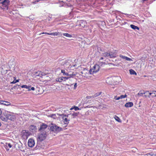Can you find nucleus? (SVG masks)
I'll return each mask as SVG.
<instances>
[{
  "label": "nucleus",
  "mask_w": 156,
  "mask_h": 156,
  "mask_svg": "<svg viewBox=\"0 0 156 156\" xmlns=\"http://www.w3.org/2000/svg\"><path fill=\"white\" fill-rule=\"evenodd\" d=\"M7 145H6L5 146V148L7 151H8L9 150V149H8L7 147H8L9 148H11L12 147V145L10 143H8V144H7Z\"/></svg>",
  "instance_id": "31"
},
{
  "label": "nucleus",
  "mask_w": 156,
  "mask_h": 156,
  "mask_svg": "<svg viewBox=\"0 0 156 156\" xmlns=\"http://www.w3.org/2000/svg\"><path fill=\"white\" fill-rule=\"evenodd\" d=\"M129 73L131 75H136L137 74L135 71L132 69H130L129 70Z\"/></svg>",
  "instance_id": "26"
},
{
  "label": "nucleus",
  "mask_w": 156,
  "mask_h": 156,
  "mask_svg": "<svg viewBox=\"0 0 156 156\" xmlns=\"http://www.w3.org/2000/svg\"><path fill=\"white\" fill-rule=\"evenodd\" d=\"M63 35L65 36L68 37H72V35L68 33H63Z\"/></svg>",
  "instance_id": "28"
},
{
  "label": "nucleus",
  "mask_w": 156,
  "mask_h": 156,
  "mask_svg": "<svg viewBox=\"0 0 156 156\" xmlns=\"http://www.w3.org/2000/svg\"><path fill=\"white\" fill-rule=\"evenodd\" d=\"M78 114V113L76 112H74L73 113H71L69 114V115H71L73 117V118H74L76 117L77 116Z\"/></svg>",
  "instance_id": "23"
},
{
  "label": "nucleus",
  "mask_w": 156,
  "mask_h": 156,
  "mask_svg": "<svg viewBox=\"0 0 156 156\" xmlns=\"http://www.w3.org/2000/svg\"><path fill=\"white\" fill-rule=\"evenodd\" d=\"M154 94V95H152V96L153 97H155L154 96L155 95H156V94Z\"/></svg>",
  "instance_id": "52"
},
{
  "label": "nucleus",
  "mask_w": 156,
  "mask_h": 156,
  "mask_svg": "<svg viewBox=\"0 0 156 156\" xmlns=\"http://www.w3.org/2000/svg\"><path fill=\"white\" fill-rule=\"evenodd\" d=\"M114 118L115 119V120L118 122H121V121L119 118L116 115H115L114 117Z\"/></svg>",
  "instance_id": "33"
},
{
  "label": "nucleus",
  "mask_w": 156,
  "mask_h": 156,
  "mask_svg": "<svg viewBox=\"0 0 156 156\" xmlns=\"http://www.w3.org/2000/svg\"><path fill=\"white\" fill-rule=\"evenodd\" d=\"M83 76L88 78L89 77L90 74V70L89 71L87 69H85L81 72Z\"/></svg>",
  "instance_id": "6"
},
{
  "label": "nucleus",
  "mask_w": 156,
  "mask_h": 156,
  "mask_svg": "<svg viewBox=\"0 0 156 156\" xmlns=\"http://www.w3.org/2000/svg\"><path fill=\"white\" fill-rule=\"evenodd\" d=\"M61 73H63V75L64 76L68 75V73H66L64 70L62 69L61 70Z\"/></svg>",
  "instance_id": "36"
},
{
  "label": "nucleus",
  "mask_w": 156,
  "mask_h": 156,
  "mask_svg": "<svg viewBox=\"0 0 156 156\" xmlns=\"http://www.w3.org/2000/svg\"><path fill=\"white\" fill-rule=\"evenodd\" d=\"M2 110L0 108V115L2 114Z\"/></svg>",
  "instance_id": "49"
},
{
  "label": "nucleus",
  "mask_w": 156,
  "mask_h": 156,
  "mask_svg": "<svg viewBox=\"0 0 156 156\" xmlns=\"http://www.w3.org/2000/svg\"><path fill=\"white\" fill-rule=\"evenodd\" d=\"M67 76H68V77L69 79V78L73 77L74 76H75V74H69L68 73V75H67Z\"/></svg>",
  "instance_id": "39"
},
{
  "label": "nucleus",
  "mask_w": 156,
  "mask_h": 156,
  "mask_svg": "<svg viewBox=\"0 0 156 156\" xmlns=\"http://www.w3.org/2000/svg\"><path fill=\"white\" fill-rule=\"evenodd\" d=\"M60 115L63 119V122L65 125V126H67L70 121V120L68 119L69 115H66L64 114H61Z\"/></svg>",
  "instance_id": "3"
},
{
  "label": "nucleus",
  "mask_w": 156,
  "mask_h": 156,
  "mask_svg": "<svg viewBox=\"0 0 156 156\" xmlns=\"http://www.w3.org/2000/svg\"><path fill=\"white\" fill-rule=\"evenodd\" d=\"M42 72L41 71H37L35 72V75L36 76H39L41 77V75Z\"/></svg>",
  "instance_id": "25"
},
{
  "label": "nucleus",
  "mask_w": 156,
  "mask_h": 156,
  "mask_svg": "<svg viewBox=\"0 0 156 156\" xmlns=\"http://www.w3.org/2000/svg\"><path fill=\"white\" fill-rule=\"evenodd\" d=\"M14 80L11 83H16L19 82V80H16V78L15 77H14Z\"/></svg>",
  "instance_id": "37"
},
{
  "label": "nucleus",
  "mask_w": 156,
  "mask_h": 156,
  "mask_svg": "<svg viewBox=\"0 0 156 156\" xmlns=\"http://www.w3.org/2000/svg\"><path fill=\"white\" fill-rule=\"evenodd\" d=\"M21 87L22 88H25L26 89H28V90L29 88H30L31 87L30 86H27V85H23L21 86Z\"/></svg>",
  "instance_id": "29"
},
{
  "label": "nucleus",
  "mask_w": 156,
  "mask_h": 156,
  "mask_svg": "<svg viewBox=\"0 0 156 156\" xmlns=\"http://www.w3.org/2000/svg\"><path fill=\"white\" fill-rule=\"evenodd\" d=\"M119 97H120V99H122L126 98L127 97V95L125 94L124 95H121Z\"/></svg>",
  "instance_id": "40"
},
{
  "label": "nucleus",
  "mask_w": 156,
  "mask_h": 156,
  "mask_svg": "<svg viewBox=\"0 0 156 156\" xmlns=\"http://www.w3.org/2000/svg\"><path fill=\"white\" fill-rule=\"evenodd\" d=\"M1 126V122H0V126Z\"/></svg>",
  "instance_id": "54"
},
{
  "label": "nucleus",
  "mask_w": 156,
  "mask_h": 156,
  "mask_svg": "<svg viewBox=\"0 0 156 156\" xmlns=\"http://www.w3.org/2000/svg\"><path fill=\"white\" fill-rule=\"evenodd\" d=\"M130 26L132 29H133L134 30H136V29H137V30H139V28L138 27L134 25L131 24V25H130Z\"/></svg>",
  "instance_id": "24"
},
{
  "label": "nucleus",
  "mask_w": 156,
  "mask_h": 156,
  "mask_svg": "<svg viewBox=\"0 0 156 156\" xmlns=\"http://www.w3.org/2000/svg\"><path fill=\"white\" fill-rule=\"evenodd\" d=\"M92 97L93 98V96H88V97H87V98L88 99H90V98H91Z\"/></svg>",
  "instance_id": "48"
},
{
  "label": "nucleus",
  "mask_w": 156,
  "mask_h": 156,
  "mask_svg": "<svg viewBox=\"0 0 156 156\" xmlns=\"http://www.w3.org/2000/svg\"><path fill=\"white\" fill-rule=\"evenodd\" d=\"M114 99L116 100H119L120 99V97H117V96H115Z\"/></svg>",
  "instance_id": "41"
},
{
  "label": "nucleus",
  "mask_w": 156,
  "mask_h": 156,
  "mask_svg": "<svg viewBox=\"0 0 156 156\" xmlns=\"http://www.w3.org/2000/svg\"><path fill=\"white\" fill-rule=\"evenodd\" d=\"M39 2V1L37 0V1H35L34 2H32V3L34 4H35L36 3V2Z\"/></svg>",
  "instance_id": "47"
},
{
  "label": "nucleus",
  "mask_w": 156,
  "mask_h": 156,
  "mask_svg": "<svg viewBox=\"0 0 156 156\" xmlns=\"http://www.w3.org/2000/svg\"><path fill=\"white\" fill-rule=\"evenodd\" d=\"M5 116L7 118V120H9L11 121H14L15 119V116L13 114V113L10 112H6L4 113Z\"/></svg>",
  "instance_id": "1"
},
{
  "label": "nucleus",
  "mask_w": 156,
  "mask_h": 156,
  "mask_svg": "<svg viewBox=\"0 0 156 156\" xmlns=\"http://www.w3.org/2000/svg\"><path fill=\"white\" fill-rule=\"evenodd\" d=\"M73 109H74L76 111L79 110V108L78 107L74 106V107H72L70 108V110H72Z\"/></svg>",
  "instance_id": "38"
},
{
  "label": "nucleus",
  "mask_w": 156,
  "mask_h": 156,
  "mask_svg": "<svg viewBox=\"0 0 156 156\" xmlns=\"http://www.w3.org/2000/svg\"><path fill=\"white\" fill-rule=\"evenodd\" d=\"M35 90V88L34 87H31V88H29V89L28 90V91H30L31 90Z\"/></svg>",
  "instance_id": "43"
},
{
  "label": "nucleus",
  "mask_w": 156,
  "mask_h": 156,
  "mask_svg": "<svg viewBox=\"0 0 156 156\" xmlns=\"http://www.w3.org/2000/svg\"><path fill=\"white\" fill-rule=\"evenodd\" d=\"M99 69L100 67L98 65H95L93 68L90 70V74H92L94 73H96L99 70Z\"/></svg>",
  "instance_id": "4"
},
{
  "label": "nucleus",
  "mask_w": 156,
  "mask_h": 156,
  "mask_svg": "<svg viewBox=\"0 0 156 156\" xmlns=\"http://www.w3.org/2000/svg\"><path fill=\"white\" fill-rule=\"evenodd\" d=\"M47 34L48 35V34H49V33H46V32H43V33H41L40 34V35H41V34Z\"/></svg>",
  "instance_id": "44"
},
{
  "label": "nucleus",
  "mask_w": 156,
  "mask_h": 156,
  "mask_svg": "<svg viewBox=\"0 0 156 156\" xmlns=\"http://www.w3.org/2000/svg\"><path fill=\"white\" fill-rule=\"evenodd\" d=\"M41 74L42 75H41V77L42 76L45 75H46V74H45L44 73L42 72Z\"/></svg>",
  "instance_id": "46"
},
{
  "label": "nucleus",
  "mask_w": 156,
  "mask_h": 156,
  "mask_svg": "<svg viewBox=\"0 0 156 156\" xmlns=\"http://www.w3.org/2000/svg\"><path fill=\"white\" fill-rule=\"evenodd\" d=\"M1 119L2 120L4 121H7L6 117L4 115V116H2L1 117Z\"/></svg>",
  "instance_id": "32"
},
{
  "label": "nucleus",
  "mask_w": 156,
  "mask_h": 156,
  "mask_svg": "<svg viewBox=\"0 0 156 156\" xmlns=\"http://www.w3.org/2000/svg\"><path fill=\"white\" fill-rule=\"evenodd\" d=\"M41 141H40L39 140H37V147L40 148H42V144Z\"/></svg>",
  "instance_id": "20"
},
{
  "label": "nucleus",
  "mask_w": 156,
  "mask_h": 156,
  "mask_svg": "<svg viewBox=\"0 0 156 156\" xmlns=\"http://www.w3.org/2000/svg\"><path fill=\"white\" fill-rule=\"evenodd\" d=\"M102 93L101 92H98L93 96V98H95L99 96Z\"/></svg>",
  "instance_id": "34"
},
{
  "label": "nucleus",
  "mask_w": 156,
  "mask_h": 156,
  "mask_svg": "<svg viewBox=\"0 0 156 156\" xmlns=\"http://www.w3.org/2000/svg\"><path fill=\"white\" fill-rule=\"evenodd\" d=\"M0 104L7 106L11 105V103L10 102L5 101H0Z\"/></svg>",
  "instance_id": "10"
},
{
  "label": "nucleus",
  "mask_w": 156,
  "mask_h": 156,
  "mask_svg": "<svg viewBox=\"0 0 156 156\" xmlns=\"http://www.w3.org/2000/svg\"><path fill=\"white\" fill-rule=\"evenodd\" d=\"M86 21H81L80 22V25L84 27L86 25Z\"/></svg>",
  "instance_id": "17"
},
{
  "label": "nucleus",
  "mask_w": 156,
  "mask_h": 156,
  "mask_svg": "<svg viewBox=\"0 0 156 156\" xmlns=\"http://www.w3.org/2000/svg\"><path fill=\"white\" fill-rule=\"evenodd\" d=\"M47 135V133L46 131L40 132L38 136L37 140L42 141L44 140L46 138Z\"/></svg>",
  "instance_id": "2"
},
{
  "label": "nucleus",
  "mask_w": 156,
  "mask_h": 156,
  "mask_svg": "<svg viewBox=\"0 0 156 156\" xmlns=\"http://www.w3.org/2000/svg\"><path fill=\"white\" fill-rule=\"evenodd\" d=\"M74 89H75L77 87V83H75L74 85Z\"/></svg>",
  "instance_id": "45"
},
{
  "label": "nucleus",
  "mask_w": 156,
  "mask_h": 156,
  "mask_svg": "<svg viewBox=\"0 0 156 156\" xmlns=\"http://www.w3.org/2000/svg\"><path fill=\"white\" fill-rule=\"evenodd\" d=\"M0 3L4 5H7L9 2V0H0Z\"/></svg>",
  "instance_id": "11"
},
{
  "label": "nucleus",
  "mask_w": 156,
  "mask_h": 156,
  "mask_svg": "<svg viewBox=\"0 0 156 156\" xmlns=\"http://www.w3.org/2000/svg\"><path fill=\"white\" fill-rule=\"evenodd\" d=\"M155 92H156V91H152V92L151 93H149V92L148 93H147V94H146V95H144V96L146 97L147 96V94H149V95H148V97L150 98V96L151 95V94H155Z\"/></svg>",
  "instance_id": "27"
},
{
  "label": "nucleus",
  "mask_w": 156,
  "mask_h": 156,
  "mask_svg": "<svg viewBox=\"0 0 156 156\" xmlns=\"http://www.w3.org/2000/svg\"><path fill=\"white\" fill-rule=\"evenodd\" d=\"M35 144V142L34 140L30 138L28 142V145L29 147H32Z\"/></svg>",
  "instance_id": "8"
},
{
  "label": "nucleus",
  "mask_w": 156,
  "mask_h": 156,
  "mask_svg": "<svg viewBox=\"0 0 156 156\" xmlns=\"http://www.w3.org/2000/svg\"><path fill=\"white\" fill-rule=\"evenodd\" d=\"M50 129L52 131L58 132L61 131L62 129L61 127H59L55 125H52L50 127Z\"/></svg>",
  "instance_id": "5"
},
{
  "label": "nucleus",
  "mask_w": 156,
  "mask_h": 156,
  "mask_svg": "<svg viewBox=\"0 0 156 156\" xmlns=\"http://www.w3.org/2000/svg\"><path fill=\"white\" fill-rule=\"evenodd\" d=\"M103 59V57H101L100 59V60H102Z\"/></svg>",
  "instance_id": "50"
},
{
  "label": "nucleus",
  "mask_w": 156,
  "mask_h": 156,
  "mask_svg": "<svg viewBox=\"0 0 156 156\" xmlns=\"http://www.w3.org/2000/svg\"><path fill=\"white\" fill-rule=\"evenodd\" d=\"M109 52H106L102 53V56L105 57H109Z\"/></svg>",
  "instance_id": "18"
},
{
  "label": "nucleus",
  "mask_w": 156,
  "mask_h": 156,
  "mask_svg": "<svg viewBox=\"0 0 156 156\" xmlns=\"http://www.w3.org/2000/svg\"><path fill=\"white\" fill-rule=\"evenodd\" d=\"M23 136L24 139H27L28 136L30 135V133L28 131L26 130H23L22 132Z\"/></svg>",
  "instance_id": "7"
},
{
  "label": "nucleus",
  "mask_w": 156,
  "mask_h": 156,
  "mask_svg": "<svg viewBox=\"0 0 156 156\" xmlns=\"http://www.w3.org/2000/svg\"><path fill=\"white\" fill-rule=\"evenodd\" d=\"M61 64L64 66H67L69 65L68 61L67 60H62Z\"/></svg>",
  "instance_id": "14"
},
{
  "label": "nucleus",
  "mask_w": 156,
  "mask_h": 156,
  "mask_svg": "<svg viewBox=\"0 0 156 156\" xmlns=\"http://www.w3.org/2000/svg\"><path fill=\"white\" fill-rule=\"evenodd\" d=\"M144 156H156V154L152 152H151L144 155Z\"/></svg>",
  "instance_id": "22"
},
{
  "label": "nucleus",
  "mask_w": 156,
  "mask_h": 156,
  "mask_svg": "<svg viewBox=\"0 0 156 156\" xmlns=\"http://www.w3.org/2000/svg\"><path fill=\"white\" fill-rule=\"evenodd\" d=\"M56 81L57 82H61L62 81H63V79L62 77L57 78L56 79Z\"/></svg>",
  "instance_id": "30"
},
{
  "label": "nucleus",
  "mask_w": 156,
  "mask_h": 156,
  "mask_svg": "<svg viewBox=\"0 0 156 156\" xmlns=\"http://www.w3.org/2000/svg\"><path fill=\"white\" fill-rule=\"evenodd\" d=\"M149 92V91H140L137 94L138 95L140 96H142L143 94H147Z\"/></svg>",
  "instance_id": "15"
},
{
  "label": "nucleus",
  "mask_w": 156,
  "mask_h": 156,
  "mask_svg": "<svg viewBox=\"0 0 156 156\" xmlns=\"http://www.w3.org/2000/svg\"><path fill=\"white\" fill-rule=\"evenodd\" d=\"M154 96L156 97V95H155Z\"/></svg>",
  "instance_id": "55"
},
{
  "label": "nucleus",
  "mask_w": 156,
  "mask_h": 156,
  "mask_svg": "<svg viewBox=\"0 0 156 156\" xmlns=\"http://www.w3.org/2000/svg\"><path fill=\"white\" fill-rule=\"evenodd\" d=\"M133 105V103L132 102H129L126 103L125 105V106L126 108L131 107Z\"/></svg>",
  "instance_id": "16"
},
{
  "label": "nucleus",
  "mask_w": 156,
  "mask_h": 156,
  "mask_svg": "<svg viewBox=\"0 0 156 156\" xmlns=\"http://www.w3.org/2000/svg\"><path fill=\"white\" fill-rule=\"evenodd\" d=\"M110 55H109L110 58H113L116 57V54L115 52H109Z\"/></svg>",
  "instance_id": "19"
},
{
  "label": "nucleus",
  "mask_w": 156,
  "mask_h": 156,
  "mask_svg": "<svg viewBox=\"0 0 156 156\" xmlns=\"http://www.w3.org/2000/svg\"><path fill=\"white\" fill-rule=\"evenodd\" d=\"M63 79V81H66V80H67L69 79L68 77H62Z\"/></svg>",
  "instance_id": "42"
},
{
  "label": "nucleus",
  "mask_w": 156,
  "mask_h": 156,
  "mask_svg": "<svg viewBox=\"0 0 156 156\" xmlns=\"http://www.w3.org/2000/svg\"><path fill=\"white\" fill-rule=\"evenodd\" d=\"M48 35L53 36H59L60 35V33L59 32H55L52 33H49Z\"/></svg>",
  "instance_id": "21"
},
{
  "label": "nucleus",
  "mask_w": 156,
  "mask_h": 156,
  "mask_svg": "<svg viewBox=\"0 0 156 156\" xmlns=\"http://www.w3.org/2000/svg\"><path fill=\"white\" fill-rule=\"evenodd\" d=\"M7 71H8V70H5V73H7Z\"/></svg>",
  "instance_id": "51"
},
{
  "label": "nucleus",
  "mask_w": 156,
  "mask_h": 156,
  "mask_svg": "<svg viewBox=\"0 0 156 156\" xmlns=\"http://www.w3.org/2000/svg\"><path fill=\"white\" fill-rule=\"evenodd\" d=\"M117 78L118 79H120V78L117 77Z\"/></svg>",
  "instance_id": "53"
},
{
  "label": "nucleus",
  "mask_w": 156,
  "mask_h": 156,
  "mask_svg": "<svg viewBox=\"0 0 156 156\" xmlns=\"http://www.w3.org/2000/svg\"><path fill=\"white\" fill-rule=\"evenodd\" d=\"M47 126H48L47 125L44 124H43L41 125L39 130L40 132H43L44 131H46L45 130L47 129Z\"/></svg>",
  "instance_id": "9"
},
{
  "label": "nucleus",
  "mask_w": 156,
  "mask_h": 156,
  "mask_svg": "<svg viewBox=\"0 0 156 156\" xmlns=\"http://www.w3.org/2000/svg\"><path fill=\"white\" fill-rule=\"evenodd\" d=\"M119 57L122 58L128 61H132V59L131 58H129L126 56L122 55H119Z\"/></svg>",
  "instance_id": "12"
},
{
  "label": "nucleus",
  "mask_w": 156,
  "mask_h": 156,
  "mask_svg": "<svg viewBox=\"0 0 156 156\" xmlns=\"http://www.w3.org/2000/svg\"><path fill=\"white\" fill-rule=\"evenodd\" d=\"M37 128L36 126L34 125H31L30 127V130L32 132H34L37 130Z\"/></svg>",
  "instance_id": "13"
},
{
  "label": "nucleus",
  "mask_w": 156,
  "mask_h": 156,
  "mask_svg": "<svg viewBox=\"0 0 156 156\" xmlns=\"http://www.w3.org/2000/svg\"><path fill=\"white\" fill-rule=\"evenodd\" d=\"M48 116L52 118L53 119H55L56 115L55 114H51L49 115Z\"/></svg>",
  "instance_id": "35"
}]
</instances>
